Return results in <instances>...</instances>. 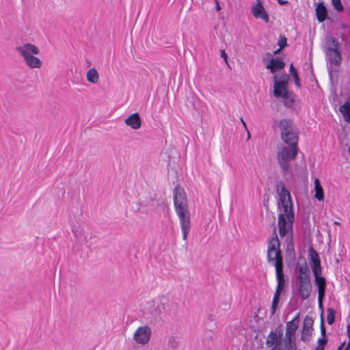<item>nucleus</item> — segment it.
Listing matches in <instances>:
<instances>
[{
	"label": "nucleus",
	"instance_id": "1",
	"mask_svg": "<svg viewBox=\"0 0 350 350\" xmlns=\"http://www.w3.org/2000/svg\"><path fill=\"white\" fill-rule=\"evenodd\" d=\"M273 237L268 241L267 262L269 263L273 262L275 269L277 286L284 288L286 285V282L288 281V278H286L283 272V257L280 250V242L276 232L275 222H273Z\"/></svg>",
	"mask_w": 350,
	"mask_h": 350
},
{
	"label": "nucleus",
	"instance_id": "2",
	"mask_svg": "<svg viewBox=\"0 0 350 350\" xmlns=\"http://www.w3.org/2000/svg\"><path fill=\"white\" fill-rule=\"evenodd\" d=\"M297 280L299 282V286L297 291L298 295L302 300H306L309 298L312 292V284L310 275V269L307 266L306 262L302 266L298 267V275Z\"/></svg>",
	"mask_w": 350,
	"mask_h": 350
},
{
	"label": "nucleus",
	"instance_id": "3",
	"mask_svg": "<svg viewBox=\"0 0 350 350\" xmlns=\"http://www.w3.org/2000/svg\"><path fill=\"white\" fill-rule=\"evenodd\" d=\"M282 140L287 145H298L299 134L293 120L283 118L278 122Z\"/></svg>",
	"mask_w": 350,
	"mask_h": 350
},
{
	"label": "nucleus",
	"instance_id": "4",
	"mask_svg": "<svg viewBox=\"0 0 350 350\" xmlns=\"http://www.w3.org/2000/svg\"><path fill=\"white\" fill-rule=\"evenodd\" d=\"M16 51L23 57L25 64L30 68H40L42 66L41 60L33 55H38V47L31 43H26L23 46H16Z\"/></svg>",
	"mask_w": 350,
	"mask_h": 350
},
{
	"label": "nucleus",
	"instance_id": "5",
	"mask_svg": "<svg viewBox=\"0 0 350 350\" xmlns=\"http://www.w3.org/2000/svg\"><path fill=\"white\" fill-rule=\"evenodd\" d=\"M298 150L297 145H288L278 151V163L283 171L288 170L290 167L289 161L296 159Z\"/></svg>",
	"mask_w": 350,
	"mask_h": 350
},
{
	"label": "nucleus",
	"instance_id": "6",
	"mask_svg": "<svg viewBox=\"0 0 350 350\" xmlns=\"http://www.w3.org/2000/svg\"><path fill=\"white\" fill-rule=\"evenodd\" d=\"M327 64V72L330 81H333L334 73L336 74L338 77V70L334 68L333 65L339 66L342 62L341 49H324Z\"/></svg>",
	"mask_w": 350,
	"mask_h": 350
},
{
	"label": "nucleus",
	"instance_id": "7",
	"mask_svg": "<svg viewBox=\"0 0 350 350\" xmlns=\"http://www.w3.org/2000/svg\"><path fill=\"white\" fill-rule=\"evenodd\" d=\"M295 221L294 211L283 212L278 215V230L281 237L287 236L290 232L293 233V223Z\"/></svg>",
	"mask_w": 350,
	"mask_h": 350
},
{
	"label": "nucleus",
	"instance_id": "8",
	"mask_svg": "<svg viewBox=\"0 0 350 350\" xmlns=\"http://www.w3.org/2000/svg\"><path fill=\"white\" fill-rule=\"evenodd\" d=\"M176 213L180 219V225L183 234V239L186 241L190 230L191 221L190 213L187 206L174 207Z\"/></svg>",
	"mask_w": 350,
	"mask_h": 350
},
{
	"label": "nucleus",
	"instance_id": "9",
	"mask_svg": "<svg viewBox=\"0 0 350 350\" xmlns=\"http://www.w3.org/2000/svg\"><path fill=\"white\" fill-rule=\"evenodd\" d=\"M265 55L267 57H270L266 64V68L269 70L271 73L284 68L286 64L281 57H273L270 52H267Z\"/></svg>",
	"mask_w": 350,
	"mask_h": 350
},
{
	"label": "nucleus",
	"instance_id": "10",
	"mask_svg": "<svg viewBox=\"0 0 350 350\" xmlns=\"http://www.w3.org/2000/svg\"><path fill=\"white\" fill-rule=\"evenodd\" d=\"M151 336V329L148 326L139 327L134 334V340L141 345L147 344Z\"/></svg>",
	"mask_w": 350,
	"mask_h": 350
},
{
	"label": "nucleus",
	"instance_id": "11",
	"mask_svg": "<svg viewBox=\"0 0 350 350\" xmlns=\"http://www.w3.org/2000/svg\"><path fill=\"white\" fill-rule=\"evenodd\" d=\"M173 200L174 207L187 206V199L184 189L180 186L176 185L173 191Z\"/></svg>",
	"mask_w": 350,
	"mask_h": 350
},
{
	"label": "nucleus",
	"instance_id": "12",
	"mask_svg": "<svg viewBox=\"0 0 350 350\" xmlns=\"http://www.w3.org/2000/svg\"><path fill=\"white\" fill-rule=\"evenodd\" d=\"M308 255L310 265L313 274L315 273H322L320 258L317 251L312 247H310L308 250Z\"/></svg>",
	"mask_w": 350,
	"mask_h": 350
},
{
	"label": "nucleus",
	"instance_id": "13",
	"mask_svg": "<svg viewBox=\"0 0 350 350\" xmlns=\"http://www.w3.org/2000/svg\"><path fill=\"white\" fill-rule=\"evenodd\" d=\"M314 321L312 317L306 316L303 321V327L300 340L304 342H308L312 336V331Z\"/></svg>",
	"mask_w": 350,
	"mask_h": 350
},
{
	"label": "nucleus",
	"instance_id": "14",
	"mask_svg": "<svg viewBox=\"0 0 350 350\" xmlns=\"http://www.w3.org/2000/svg\"><path fill=\"white\" fill-rule=\"evenodd\" d=\"M253 16L256 18H260L268 23L269 16L264 8L260 0H258L256 4L252 8V10Z\"/></svg>",
	"mask_w": 350,
	"mask_h": 350
},
{
	"label": "nucleus",
	"instance_id": "15",
	"mask_svg": "<svg viewBox=\"0 0 350 350\" xmlns=\"http://www.w3.org/2000/svg\"><path fill=\"white\" fill-rule=\"evenodd\" d=\"M273 80H274L273 95L276 98H281L282 99H286L288 94V91L287 90V87L278 83L277 75H274Z\"/></svg>",
	"mask_w": 350,
	"mask_h": 350
},
{
	"label": "nucleus",
	"instance_id": "16",
	"mask_svg": "<svg viewBox=\"0 0 350 350\" xmlns=\"http://www.w3.org/2000/svg\"><path fill=\"white\" fill-rule=\"evenodd\" d=\"M125 124L134 130L139 129L142 126V120L137 112L132 113L124 120Z\"/></svg>",
	"mask_w": 350,
	"mask_h": 350
},
{
	"label": "nucleus",
	"instance_id": "17",
	"mask_svg": "<svg viewBox=\"0 0 350 350\" xmlns=\"http://www.w3.org/2000/svg\"><path fill=\"white\" fill-rule=\"evenodd\" d=\"M72 231L77 243L81 245H86L88 247H90L88 245V234L81 227H77Z\"/></svg>",
	"mask_w": 350,
	"mask_h": 350
},
{
	"label": "nucleus",
	"instance_id": "18",
	"mask_svg": "<svg viewBox=\"0 0 350 350\" xmlns=\"http://www.w3.org/2000/svg\"><path fill=\"white\" fill-rule=\"evenodd\" d=\"M277 208L279 210L282 208L283 212L294 211L293 204L291 197L290 198H279L277 204Z\"/></svg>",
	"mask_w": 350,
	"mask_h": 350
},
{
	"label": "nucleus",
	"instance_id": "19",
	"mask_svg": "<svg viewBox=\"0 0 350 350\" xmlns=\"http://www.w3.org/2000/svg\"><path fill=\"white\" fill-rule=\"evenodd\" d=\"M299 313L297 314L291 321L286 323L285 335L295 336L296 331L299 327Z\"/></svg>",
	"mask_w": 350,
	"mask_h": 350
},
{
	"label": "nucleus",
	"instance_id": "20",
	"mask_svg": "<svg viewBox=\"0 0 350 350\" xmlns=\"http://www.w3.org/2000/svg\"><path fill=\"white\" fill-rule=\"evenodd\" d=\"M316 17L319 23L324 22L327 18V9L323 2H319L315 8Z\"/></svg>",
	"mask_w": 350,
	"mask_h": 350
},
{
	"label": "nucleus",
	"instance_id": "21",
	"mask_svg": "<svg viewBox=\"0 0 350 350\" xmlns=\"http://www.w3.org/2000/svg\"><path fill=\"white\" fill-rule=\"evenodd\" d=\"M286 243V254L290 258H295V245L293 233L289 234L285 239Z\"/></svg>",
	"mask_w": 350,
	"mask_h": 350
},
{
	"label": "nucleus",
	"instance_id": "22",
	"mask_svg": "<svg viewBox=\"0 0 350 350\" xmlns=\"http://www.w3.org/2000/svg\"><path fill=\"white\" fill-rule=\"evenodd\" d=\"M282 340L279 338V335L277 336L273 331H271L267 337L266 346L267 347H281Z\"/></svg>",
	"mask_w": 350,
	"mask_h": 350
},
{
	"label": "nucleus",
	"instance_id": "23",
	"mask_svg": "<svg viewBox=\"0 0 350 350\" xmlns=\"http://www.w3.org/2000/svg\"><path fill=\"white\" fill-rule=\"evenodd\" d=\"M276 191L279 195V198H290L291 197L290 191L286 189L284 183L282 180L277 182Z\"/></svg>",
	"mask_w": 350,
	"mask_h": 350
},
{
	"label": "nucleus",
	"instance_id": "24",
	"mask_svg": "<svg viewBox=\"0 0 350 350\" xmlns=\"http://www.w3.org/2000/svg\"><path fill=\"white\" fill-rule=\"evenodd\" d=\"M340 112L342 114L345 122L350 123V103L347 100L339 107Z\"/></svg>",
	"mask_w": 350,
	"mask_h": 350
},
{
	"label": "nucleus",
	"instance_id": "25",
	"mask_svg": "<svg viewBox=\"0 0 350 350\" xmlns=\"http://www.w3.org/2000/svg\"><path fill=\"white\" fill-rule=\"evenodd\" d=\"M324 49H340L339 42L333 36H327Z\"/></svg>",
	"mask_w": 350,
	"mask_h": 350
},
{
	"label": "nucleus",
	"instance_id": "26",
	"mask_svg": "<svg viewBox=\"0 0 350 350\" xmlns=\"http://www.w3.org/2000/svg\"><path fill=\"white\" fill-rule=\"evenodd\" d=\"M148 314H150L152 318L157 319L161 314V309L159 304H155L154 301L150 303V306L148 308Z\"/></svg>",
	"mask_w": 350,
	"mask_h": 350
},
{
	"label": "nucleus",
	"instance_id": "27",
	"mask_svg": "<svg viewBox=\"0 0 350 350\" xmlns=\"http://www.w3.org/2000/svg\"><path fill=\"white\" fill-rule=\"evenodd\" d=\"M315 198L319 201L324 200L323 189L320 184L319 180L316 178L314 180Z\"/></svg>",
	"mask_w": 350,
	"mask_h": 350
},
{
	"label": "nucleus",
	"instance_id": "28",
	"mask_svg": "<svg viewBox=\"0 0 350 350\" xmlns=\"http://www.w3.org/2000/svg\"><path fill=\"white\" fill-rule=\"evenodd\" d=\"M86 77L90 83L95 84L98 81L99 75L97 70L93 68L87 72Z\"/></svg>",
	"mask_w": 350,
	"mask_h": 350
},
{
	"label": "nucleus",
	"instance_id": "29",
	"mask_svg": "<svg viewBox=\"0 0 350 350\" xmlns=\"http://www.w3.org/2000/svg\"><path fill=\"white\" fill-rule=\"evenodd\" d=\"M179 340L177 334H172L167 340V347L169 349L175 350L179 347Z\"/></svg>",
	"mask_w": 350,
	"mask_h": 350
},
{
	"label": "nucleus",
	"instance_id": "30",
	"mask_svg": "<svg viewBox=\"0 0 350 350\" xmlns=\"http://www.w3.org/2000/svg\"><path fill=\"white\" fill-rule=\"evenodd\" d=\"M323 301H318V305H319V310H321V324H320V330L321 332H322L323 334H325V324H324V314H323V312H324V308H323Z\"/></svg>",
	"mask_w": 350,
	"mask_h": 350
},
{
	"label": "nucleus",
	"instance_id": "31",
	"mask_svg": "<svg viewBox=\"0 0 350 350\" xmlns=\"http://www.w3.org/2000/svg\"><path fill=\"white\" fill-rule=\"evenodd\" d=\"M321 274L322 273H315L313 274L314 276V284L317 286H326V279Z\"/></svg>",
	"mask_w": 350,
	"mask_h": 350
},
{
	"label": "nucleus",
	"instance_id": "32",
	"mask_svg": "<svg viewBox=\"0 0 350 350\" xmlns=\"http://www.w3.org/2000/svg\"><path fill=\"white\" fill-rule=\"evenodd\" d=\"M336 310L333 308H329L327 310V322L329 325H332L336 319Z\"/></svg>",
	"mask_w": 350,
	"mask_h": 350
},
{
	"label": "nucleus",
	"instance_id": "33",
	"mask_svg": "<svg viewBox=\"0 0 350 350\" xmlns=\"http://www.w3.org/2000/svg\"><path fill=\"white\" fill-rule=\"evenodd\" d=\"M280 296V293L275 291L274 293V295H273V298L272 300V304H271V314H274L277 310V308H278V306L279 304Z\"/></svg>",
	"mask_w": 350,
	"mask_h": 350
},
{
	"label": "nucleus",
	"instance_id": "34",
	"mask_svg": "<svg viewBox=\"0 0 350 350\" xmlns=\"http://www.w3.org/2000/svg\"><path fill=\"white\" fill-rule=\"evenodd\" d=\"M283 100L284 106L289 107L291 105L295 103V94L293 92H288L287 98Z\"/></svg>",
	"mask_w": 350,
	"mask_h": 350
},
{
	"label": "nucleus",
	"instance_id": "35",
	"mask_svg": "<svg viewBox=\"0 0 350 350\" xmlns=\"http://www.w3.org/2000/svg\"><path fill=\"white\" fill-rule=\"evenodd\" d=\"M288 80H289L288 75L286 73H283L280 77L279 80H278V83H279L280 85L288 87Z\"/></svg>",
	"mask_w": 350,
	"mask_h": 350
},
{
	"label": "nucleus",
	"instance_id": "36",
	"mask_svg": "<svg viewBox=\"0 0 350 350\" xmlns=\"http://www.w3.org/2000/svg\"><path fill=\"white\" fill-rule=\"evenodd\" d=\"M332 5L338 12H342L344 10V7L340 0H332Z\"/></svg>",
	"mask_w": 350,
	"mask_h": 350
},
{
	"label": "nucleus",
	"instance_id": "37",
	"mask_svg": "<svg viewBox=\"0 0 350 350\" xmlns=\"http://www.w3.org/2000/svg\"><path fill=\"white\" fill-rule=\"evenodd\" d=\"M278 45L280 49H284L287 46V38L284 35H280L279 37V40L278 42Z\"/></svg>",
	"mask_w": 350,
	"mask_h": 350
},
{
	"label": "nucleus",
	"instance_id": "38",
	"mask_svg": "<svg viewBox=\"0 0 350 350\" xmlns=\"http://www.w3.org/2000/svg\"><path fill=\"white\" fill-rule=\"evenodd\" d=\"M284 345H291L296 343L295 336L285 335L284 338Z\"/></svg>",
	"mask_w": 350,
	"mask_h": 350
},
{
	"label": "nucleus",
	"instance_id": "39",
	"mask_svg": "<svg viewBox=\"0 0 350 350\" xmlns=\"http://www.w3.org/2000/svg\"><path fill=\"white\" fill-rule=\"evenodd\" d=\"M321 338H319L317 340V345L323 347L325 348V346L327 345L328 338H327L326 333L325 334H323L322 332H321Z\"/></svg>",
	"mask_w": 350,
	"mask_h": 350
},
{
	"label": "nucleus",
	"instance_id": "40",
	"mask_svg": "<svg viewBox=\"0 0 350 350\" xmlns=\"http://www.w3.org/2000/svg\"><path fill=\"white\" fill-rule=\"evenodd\" d=\"M276 334L277 336L279 335V338L282 340L283 336V330L282 329V325L277 326L273 331Z\"/></svg>",
	"mask_w": 350,
	"mask_h": 350
},
{
	"label": "nucleus",
	"instance_id": "41",
	"mask_svg": "<svg viewBox=\"0 0 350 350\" xmlns=\"http://www.w3.org/2000/svg\"><path fill=\"white\" fill-rule=\"evenodd\" d=\"M289 72L292 77L298 75L297 70L295 68V67L294 66L293 64H291V65H290Z\"/></svg>",
	"mask_w": 350,
	"mask_h": 350
},
{
	"label": "nucleus",
	"instance_id": "42",
	"mask_svg": "<svg viewBox=\"0 0 350 350\" xmlns=\"http://www.w3.org/2000/svg\"><path fill=\"white\" fill-rule=\"evenodd\" d=\"M284 347H285V350H297V347L296 343L284 345Z\"/></svg>",
	"mask_w": 350,
	"mask_h": 350
},
{
	"label": "nucleus",
	"instance_id": "43",
	"mask_svg": "<svg viewBox=\"0 0 350 350\" xmlns=\"http://www.w3.org/2000/svg\"><path fill=\"white\" fill-rule=\"evenodd\" d=\"M293 78L294 79L295 85L297 88H301V83H300V79H299V75L294 76V77H293Z\"/></svg>",
	"mask_w": 350,
	"mask_h": 350
},
{
	"label": "nucleus",
	"instance_id": "44",
	"mask_svg": "<svg viewBox=\"0 0 350 350\" xmlns=\"http://www.w3.org/2000/svg\"><path fill=\"white\" fill-rule=\"evenodd\" d=\"M325 296V293L318 291V301H323Z\"/></svg>",
	"mask_w": 350,
	"mask_h": 350
},
{
	"label": "nucleus",
	"instance_id": "45",
	"mask_svg": "<svg viewBox=\"0 0 350 350\" xmlns=\"http://www.w3.org/2000/svg\"><path fill=\"white\" fill-rule=\"evenodd\" d=\"M221 57L224 59V60L227 63V60H228V55L227 53L225 52L224 50H221Z\"/></svg>",
	"mask_w": 350,
	"mask_h": 350
},
{
	"label": "nucleus",
	"instance_id": "46",
	"mask_svg": "<svg viewBox=\"0 0 350 350\" xmlns=\"http://www.w3.org/2000/svg\"><path fill=\"white\" fill-rule=\"evenodd\" d=\"M268 202H269V197H267V199H264V202H263V205H264L265 208H266V210L269 209Z\"/></svg>",
	"mask_w": 350,
	"mask_h": 350
},
{
	"label": "nucleus",
	"instance_id": "47",
	"mask_svg": "<svg viewBox=\"0 0 350 350\" xmlns=\"http://www.w3.org/2000/svg\"><path fill=\"white\" fill-rule=\"evenodd\" d=\"M326 286H317L318 291L325 293Z\"/></svg>",
	"mask_w": 350,
	"mask_h": 350
},
{
	"label": "nucleus",
	"instance_id": "48",
	"mask_svg": "<svg viewBox=\"0 0 350 350\" xmlns=\"http://www.w3.org/2000/svg\"><path fill=\"white\" fill-rule=\"evenodd\" d=\"M277 1L280 5H284L288 3V1L277 0Z\"/></svg>",
	"mask_w": 350,
	"mask_h": 350
},
{
	"label": "nucleus",
	"instance_id": "49",
	"mask_svg": "<svg viewBox=\"0 0 350 350\" xmlns=\"http://www.w3.org/2000/svg\"><path fill=\"white\" fill-rule=\"evenodd\" d=\"M215 1H216V3H217L216 4V7H215L216 10H217V11L221 10V6L219 5L218 0H215Z\"/></svg>",
	"mask_w": 350,
	"mask_h": 350
},
{
	"label": "nucleus",
	"instance_id": "50",
	"mask_svg": "<svg viewBox=\"0 0 350 350\" xmlns=\"http://www.w3.org/2000/svg\"><path fill=\"white\" fill-rule=\"evenodd\" d=\"M345 345V341H344L343 342H342L340 344V345L339 347H338L337 349L336 350H342V349L344 348V346Z\"/></svg>",
	"mask_w": 350,
	"mask_h": 350
},
{
	"label": "nucleus",
	"instance_id": "51",
	"mask_svg": "<svg viewBox=\"0 0 350 350\" xmlns=\"http://www.w3.org/2000/svg\"><path fill=\"white\" fill-rule=\"evenodd\" d=\"M283 291V288L280 287V286H277L275 291L282 293V291Z\"/></svg>",
	"mask_w": 350,
	"mask_h": 350
},
{
	"label": "nucleus",
	"instance_id": "52",
	"mask_svg": "<svg viewBox=\"0 0 350 350\" xmlns=\"http://www.w3.org/2000/svg\"><path fill=\"white\" fill-rule=\"evenodd\" d=\"M282 49H280V47H279L278 49H276L275 51H273V55H277V54H279L281 53V51H282Z\"/></svg>",
	"mask_w": 350,
	"mask_h": 350
},
{
	"label": "nucleus",
	"instance_id": "53",
	"mask_svg": "<svg viewBox=\"0 0 350 350\" xmlns=\"http://www.w3.org/2000/svg\"><path fill=\"white\" fill-rule=\"evenodd\" d=\"M324 349L325 348L323 347H321V346L317 345L316 347V348L314 349V350H324Z\"/></svg>",
	"mask_w": 350,
	"mask_h": 350
},
{
	"label": "nucleus",
	"instance_id": "54",
	"mask_svg": "<svg viewBox=\"0 0 350 350\" xmlns=\"http://www.w3.org/2000/svg\"><path fill=\"white\" fill-rule=\"evenodd\" d=\"M270 350H284L282 347H273Z\"/></svg>",
	"mask_w": 350,
	"mask_h": 350
},
{
	"label": "nucleus",
	"instance_id": "55",
	"mask_svg": "<svg viewBox=\"0 0 350 350\" xmlns=\"http://www.w3.org/2000/svg\"><path fill=\"white\" fill-rule=\"evenodd\" d=\"M308 68H310V72L313 75V68H312V64H310L308 66Z\"/></svg>",
	"mask_w": 350,
	"mask_h": 350
},
{
	"label": "nucleus",
	"instance_id": "56",
	"mask_svg": "<svg viewBox=\"0 0 350 350\" xmlns=\"http://www.w3.org/2000/svg\"><path fill=\"white\" fill-rule=\"evenodd\" d=\"M344 350H350V342H348Z\"/></svg>",
	"mask_w": 350,
	"mask_h": 350
},
{
	"label": "nucleus",
	"instance_id": "57",
	"mask_svg": "<svg viewBox=\"0 0 350 350\" xmlns=\"http://www.w3.org/2000/svg\"><path fill=\"white\" fill-rule=\"evenodd\" d=\"M241 122H242V124H243V126H244L245 129H247L246 124H245V121L243 120V119L242 118H241Z\"/></svg>",
	"mask_w": 350,
	"mask_h": 350
},
{
	"label": "nucleus",
	"instance_id": "58",
	"mask_svg": "<svg viewBox=\"0 0 350 350\" xmlns=\"http://www.w3.org/2000/svg\"><path fill=\"white\" fill-rule=\"evenodd\" d=\"M334 224L335 225H340V222L336 221H334Z\"/></svg>",
	"mask_w": 350,
	"mask_h": 350
},
{
	"label": "nucleus",
	"instance_id": "59",
	"mask_svg": "<svg viewBox=\"0 0 350 350\" xmlns=\"http://www.w3.org/2000/svg\"><path fill=\"white\" fill-rule=\"evenodd\" d=\"M299 350H301V349H299Z\"/></svg>",
	"mask_w": 350,
	"mask_h": 350
}]
</instances>
